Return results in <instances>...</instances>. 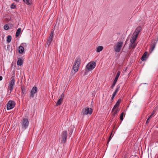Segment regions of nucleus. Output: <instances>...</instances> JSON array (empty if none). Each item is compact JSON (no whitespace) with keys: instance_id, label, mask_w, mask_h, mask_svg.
<instances>
[{"instance_id":"f257e3e1","label":"nucleus","mask_w":158,"mask_h":158,"mask_svg":"<svg viewBox=\"0 0 158 158\" xmlns=\"http://www.w3.org/2000/svg\"><path fill=\"white\" fill-rule=\"evenodd\" d=\"M81 62V58L78 56L76 58L73 65V69L75 72H77L78 71Z\"/></svg>"},{"instance_id":"f03ea898","label":"nucleus","mask_w":158,"mask_h":158,"mask_svg":"<svg viewBox=\"0 0 158 158\" xmlns=\"http://www.w3.org/2000/svg\"><path fill=\"white\" fill-rule=\"evenodd\" d=\"M20 123L22 129L24 130L27 127L29 124V121L27 118H25L21 120Z\"/></svg>"},{"instance_id":"7ed1b4c3","label":"nucleus","mask_w":158,"mask_h":158,"mask_svg":"<svg viewBox=\"0 0 158 158\" xmlns=\"http://www.w3.org/2000/svg\"><path fill=\"white\" fill-rule=\"evenodd\" d=\"M15 76H13L10 78V82L9 84L8 89L10 90V92L13 91L15 85Z\"/></svg>"},{"instance_id":"20e7f679","label":"nucleus","mask_w":158,"mask_h":158,"mask_svg":"<svg viewBox=\"0 0 158 158\" xmlns=\"http://www.w3.org/2000/svg\"><path fill=\"white\" fill-rule=\"evenodd\" d=\"M123 43L121 41L118 42L114 45V50L115 52H120L122 47Z\"/></svg>"},{"instance_id":"39448f33","label":"nucleus","mask_w":158,"mask_h":158,"mask_svg":"<svg viewBox=\"0 0 158 158\" xmlns=\"http://www.w3.org/2000/svg\"><path fill=\"white\" fill-rule=\"evenodd\" d=\"M93 112V110L91 108L85 107L82 110V114L84 116L88 114L91 115Z\"/></svg>"},{"instance_id":"423d86ee","label":"nucleus","mask_w":158,"mask_h":158,"mask_svg":"<svg viewBox=\"0 0 158 158\" xmlns=\"http://www.w3.org/2000/svg\"><path fill=\"white\" fill-rule=\"evenodd\" d=\"M96 65V64L95 62H90L87 64L86 69L88 70H92L95 67Z\"/></svg>"},{"instance_id":"0eeeda50","label":"nucleus","mask_w":158,"mask_h":158,"mask_svg":"<svg viewBox=\"0 0 158 158\" xmlns=\"http://www.w3.org/2000/svg\"><path fill=\"white\" fill-rule=\"evenodd\" d=\"M157 43V40L155 39H152V40L150 44V48L149 50V52L150 53H152L155 48Z\"/></svg>"},{"instance_id":"6e6552de","label":"nucleus","mask_w":158,"mask_h":158,"mask_svg":"<svg viewBox=\"0 0 158 158\" xmlns=\"http://www.w3.org/2000/svg\"><path fill=\"white\" fill-rule=\"evenodd\" d=\"M15 105V103L13 101H9L6 105L7 110H10L14 108Z\"/></svg>"},{"instance_id":"1a4fd4ad","label":"nucleus","mask_w":158,"mask_h":158,"mask_svg":"<svg viewBox=\"0 0 158 158\" xmlns=\"http://www.w3.org/2000/svg\"><path fill=\"white\" fill-rule=\"evenodd\" d=\"M67 132L66 131H63L61 133V143H64L67 140Z\"/></svg>"},{"instance_id":"9d476101","label":"nucleus","mask_w":158,"mask_h":158,"mask_svg":"<svg viewBox=\"0 0 158 158\" xmlns=\"http://www.w3.org/2000/svg\"><path fill=\"white\" fill-rule=\"evenodd\" d=\"M54 31H52L47 41V44L49 45L51 43L53 40V37L54 35Z\"/></svg>"},{"instance_id":"9b49d317","label":"nucleus","mask_w":158,"mask_h":158,"mask_svg":"<svg viewBox=\"0 0 158 158\" xmlns=\"http://www.w3.org/2000/svg\"><path fill=\"white\" fill-rule=\"evenodd\" d=\"M38 90V89L36 86H34L32 88L30 92V98H33L34 97V94H36Z\"/></svg>"},{"instance_id":"f8f14e48","label":"nucleus","mask_w":158,"mask_h":158,"mask_svg":"<svg viewBox=\"0 0 158 158\" xmlns=\"http://www.w3.org/2000/svg\"><path fill=\"white\" fill-rule=\"evenodd\" d=\"M64 97V93H62L60 96V97L59 99L58 100L57 102L56 103V106H58L61 104L63 102V100Z\"/></svg>"},{"instance_id":"ddd939ff","label":"nucleus","mask_w":158,"mask_h":158,"mask_svg":"<svg viewBox=\"0 0 158 158\" xmlns=\"http://www.w3.org/2000/svg\"><path fill=\"white\" fill-rule=\"evenodd\" d=\"M120 74V72L119 71H118L116 74V76L115 77L113 83L111 87V89H113V87L115 85Z\"/></svg>"},{"instance_id":"4468645a","label":"nucleus","mask_w":158,"mask_h":158,"mask_svg":"<svg viewBox=\"0 0 158 158\" xmlns=\"http://www.w3.org/2000/svg\"><path fill=\"white\" fill-rule=\"evenodd\" d=\"M137 37L138 36L135 35V33L133 34L132 37L130 39V42L131 45L134 43Z\"/></svg>"},{"instance_id":"2eb2a0df","label":"nucleus","mask_w":158,"mask_h":158,"mask_svg":"<svg viewBox=\"0 0 158 158\" xmlns=\"http://www.w3.org/2000/svg\"><path fill=\"white\" fill-rule=\"evenodd\" d=\"M141 30V27L140 26H138L135 29V31L133 33H135V35L138 36V35Z\"/></svg>"},{"instance_id":"dca6fc26","label":"nucleus","mask_w":158,"mask_h":158,"mask_svg":"<svg viewBox=\"0 0 158 158\" xmlns=\"http://www.w3.org/2000/svg\"><path fill=\"white\" fill-rule=\"evenodd\" d=\"M22 92L21 93V97L23 98L24 97V95L26 93V89L24 86H22L21 87Z\"/></svg>"},{"instance_id":"f3484780","label":"nucleus","mask_w":158,"mask_h":158,"mask_svg":"<svg viewBox=\"0 0 158 158\" xmlns=\"http://www.w3.org/2000/svg\"><path fill=\"white\" fill-rule=\"evenodd\" d=\"M156 112V110H153V111L152 112L150 116H149L148 118L147 119L146 122V124H148L149 122V120H150V118L153 115V114L155 113Z\"/></svg>"},{"instance_id":"a211bd4d","label":"nucleus","mask_w":158,"mask_h":158,"mask_svg":"<svg viewBox=\"0 0 158 158\" xmlns=\"http://www.w3.org/2000/svg\"><path fill=\"white\" fill-rule=\"evenodd\" d=\"M119 110L118 108H117L116 110H114L113 112L112 111V116L113 117H114L116 114L119 111Z\"/></svg>"},{"instance_id":"6ab92c4d","label":"nucleus","mask_w":158,"mask_h":158,"mask_svg":"<svg viewBox=\"0 0 158 158\" xmlns=\"http://www.w3.org/2000/svg\"><path fill=\"white\" fill-rule=\"evenodd\" d=\"M23 64V60L20 58L18 59L17 62V64L19 66L22 65Z\"/></svg>"},{"instance_id":"aec40b11","label":"nucleus","mask_w":158,"mask_h":158,"mask_svg":"<svg viewBox=\"0 0 158 158\" xmlns=\"http://www.w3.org/2000/svg\"><path fill=\"white\" fill-rule=\"evenodd\" d=\"M148 54L147 52H145L144 54H143L141 58V59L142 61L145 60L147 58V56Z\"/></svg>"},{"instance_id":"412c9836","label":"nucleus","mask_w":158,"mask_h":158,"mask_svg":"<svg viewBox=\"0 0 158 158\" xmlns=\"http://www.w3.org/2000/svg\"><path fill=\"white\" fill-rule=\"evenodd\" d=\"M24 49V47L22 46H20L19 47V53L22 54L23 53Z\"/></svg>"},{"instance_id":"4be33fe9","label":"nucleus","mask_w":158,"mask_h":158,"mask_svg":"<svg viewBox=\"0 0 158 158\" xmlns=\"http://www.w3.org/2000/svg\"><path fill=\"white\" fill-rule=\"evenodd\" d=\"M21 29L20 28H19L16 31L15 36L16 37H18L20 34V33L21 31Z\"/></svg>"},{"instance_id":"5701e85b","label":"nucleus","mask_w":158,"mask_h":158,"mask_svg":"<svg viewBox=\"0 0 158 158\" xmlns=\"http://www.w3.org/2000/svg\"><path fill=\"white\" fill-rule=\"evenodd\" d=\"M23 2L27 5H31V0H23Z\"/></svg>"},{"instance_id":"b1692460","label":"nucleus","mask_w":158,"mask_h":158,"mask_svg":"<svg viewBox=\"0 0 158 158\" xmlns=\"http://www.w3.org/2000/svg\"><path fill=\"white\" fill-rule=\"evenodd\" d=\"M103 49V47L102 46H99L97 48V52H99L102 51Z\"/></svg>"},{"instance_id":"393cba45","label":"nucleus","mask_w":158,"mask_h":158,"mask_svg":"<svg viewBox=\"0 0 158 158\" xmlns=\"http://www.w3.org/2000/svg\"><path fill=\"white\" fill-rule=\"evenodd\" d=\"M11 36L10 35H8L7 37L6 41L8 43H10L11 40Z\"/></svg>"},{"instance_id":"a878e982","label":"nucleus","mask_w":158,"mask_h":158,"mask_svg":"<svg viewBox=\"0 0 158 158\" xmlns=\"http://www.w3.org/2000/svg\"><path fill=\"white\" fill-rule=\"evenodd\" d=\"M119 106L115 104L112 109V112L114 110H116L117 108H118Z\"/></svg>"},{"instance_id":"bb28decb","label":"nucleus","mask_w":158,"mask_h":158,"mask_svg":"<svg viewBox=\"0 0 158 158\" xmlns=\"http://www.w3.org/2000/svg\"><path fill=\"white\" fill-rule=\"evenodd\" d=\"M124 115V113L122 112L120 114V120H121L122 121L123 120V116Z\"/></svg>"},{"instance_id":"cd10ccee","label":"nucleus","mask_w":158,"mask_h":158,"mask_svg":"<svg viewBox=\"0 0 158 158\" xmlns=\"http://www.w3.org/2000/svg\"><path fill=\"white\" fill-rule=\"evenodd\" d=\"M4 29L5 30H7L9 29V27L8 24H6L4 26Z\"/></svg>"},{"instance_id":"c85d7f7f","label":"nucleus","mask_w":158,"mask_h":158,"mask_svg":"<svg viewBox=\"0 0 158 158\" xmlns=\"http://www.w3.org/2000/svg\"><path fill=\"white\" fill-rule=\"evenodd\" d=\"M121 102V99L119 98V99L117 102H116V104L117 105H118L119 106V104Z\"/></svg>"},{"instance_id":"c756f323","label":"nucleus","mask_w":158,"mask_h":158,"mask_svg":"<svg viewBox=\"0 0 158 158\" xmlns=\"http://www.w3.org/2000/svg\"><path fill=\"white\" fill-rule=\"evenodd\" d=\"M120 86L118 85L117 86V88H116L115 90V91H114V92H115L116 93H117L118 92V90H119V89L120 88Z\"/></svg>"},{"instance_id":"7c9ffc66","label":"nucleus","mask_w":158,"mask_h":158,"mask_svg":"<svg viewBox=\"0 0 158 158\" xmlns=\"http://www.w3.org/2000/svg\"><path fill=\"white\" fill-rule=\"evenodd\" d=\"M15 7H16V6L15 5H14V4L13 3L10 6V7L12 9H14L15 8Z\"/></svg>"},{"instance_id":"2f4dec72","label":"nucleus","mask_w":158,"mask_h":158,"mask_svg":"<svg viewBox=\"0 0 158 158\" xmlns=\"http://www.w3.org/2000/svg\"><path fill=\"white\" fill-rule=\"evenodd\" d=\"M112 132L111 133V134H110V136H109V139L108 140V142H107V143H108L109 142L110 140L111 139V138L112 137H111V135L112 134Z\"/></svg>"},{"instance_id":"473e14b6","label":"nucleus","mask_w":158,"mask_h":158,"mask_svg":"<svg viewBox=\"0 0 158 158\" xmlns=\"http://www.w3.org/2000/svg\"><path fill=\"white\" fill-rule=\"evenodd\" d=\"M116 94H117L115 92H114L113 93V94H112V95L113 96H115L116 95Z\"/></svg>"},{"instance_id":"72a5a7b5","label":"nucleus","mask_w":158,"mask_h":158,"mask_svg":"<svg viewBox=\"0 0 158 158\" xmlns=\"http://www.w3.org/2000/svg\"><path fill=\"white\" fill-rule=\"evenodd\" d=\"M114 97H115V96H113V95L112 96V97H111V100H113V98H114Z\"/></svg>"},{"instance_id":"f704fd0d","label":"nucleus","mask_w":158,"mask_h":158,"mask_svg":"<svg viewBox=\"0 0 158 158\" xmlns=\"http://www.w3.org/2000/svg\"><path fill=\"white\" fill-rule=\"evenodd\" d=\"M2 77L1 76H0V81L2 80Z\"/></svg>"},{"instance_id":"c9c22d12","label":"nucleus","mask_w":158,"mask_h":158,"mask_svg":"<svg viewBox=\"0 0 158 158\" xmlns=\"http://www.w3.org/2000/svg\"><path fill=\"white\" fill-rule=\"evenodd\" d=\"M69 132H70V133H69V134H70V133L71 132V133H72V130L71 129L70 131H69Z\"/></svg>"},{"instance_id":"e433bc0d","label":"nucleus","mask_w":158,"mask_h":158,"mask_svg":"<svg viewBox=\"0 0 158 158\" xmlns=\"http://www.w3.org/2000/svg\"><path fill=\"white\" fill-rule=\"evenodd\" d=\"M135 45H134L133 46V48H134L135 47Z\"/></svg>"},{"instance_id":"4c0bfd02","label":"nucleus","mask_w":158,"mask_h":158,"mask_svg":"<svg viewBox=\"0 0 158 158\" xmlns=\"http://www.w3.org/2000/svg\"><path fill=\"white\" fill-rule=\"evenodd\" d=\"M14 0L16 2H18L19 1V0Z\"/></svg>"},{"instance_id":"58836bf2","label":"nucleus","mask_w":158,"mask_h":158,"mask_svg":"<svg viewBox=\"0 0 158 158\" xmlns=\"http://www.w3.org/2000/svg\"><path fill=\"white\" fill-rule=\"evenodd\" d=\"M126 155L124 156V158H126Z\"/></svg>"}]
</instances>
